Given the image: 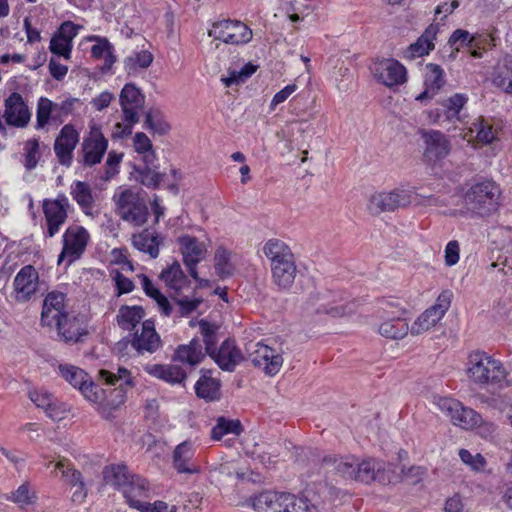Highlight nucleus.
<instances>
[{
	"label": "nucleus",
	"mask_w": 512,
	"mask_h": 512,
	"mask_svg": "<svg viewBox=\"0 0 512 512\" xmlns=\"http://www.w3.org/2000/svg\"><path fill=\"white\" fill-rule=\"evenodd\" d=\"M252 30L240 20L226 19V44L245 45L252 40Z\"/></svg>",
	"instance_id": "nucleus-36"
},
{
	"label": "nucleus",
	"mask_w": 512,
	"mask_h": 512,
	"mask_svg": "<svg viewBox=\"0 0 512 512\" xmlns=\"http://www.w3.org/2000/svg\"><path fill=\"white\" fill-rule=\"evenodd\" d=\"M263 253L270 260V266L294 259L290 247L279 239H269L264 247Z\"/></svg>",
	"instance_id": "nucleus-38"
},
{
	"label": "nucleus",
	"mask_w": 512,
	"mask_h": 512,
	"mask_svg": "<svg viewBox=\"0 0 512 512\" xmlns=\"http://www.w3.org/2000/svg\"><path fill=\"white\" fill-rule=\"evenodd\" d=\"M8 499L17 504L21 509H25L30 505L36 504L38 496L28 483H24L12 492Z\"/></svg>",
	"instance_id": "nucleus-49"
},
{
	"label": "nucleus",
	"mask_w": 512,
	"mask_h": 512,
	"mask_svg": "<svg viewBox=\"0 0 512 512\" xmlns=\"http://www.w3.org/2000/svg\"><path fill=\"white\" fill-rule=\"evenodd\" d=\"M68 313L65 295L61 292H50L43 301L41 323L43 326L52 328L57 321Z\"/></svg>",
	"instance_id": "nucleus-17"
},
{
	"label": "nucleus",
	"mask_w": 512,
	"mask_h": 512,
	"mask_svg": "<svg viewBox=\"0 0 512 512\" xmlns=\"http://www.w3.org/2000/svg\"><path fill=\"white\" fill-rule=\"evenodd\" d=\"M194 456V448L192 442L184 441L180 443L173 453V464L179 473H195L198 471L197 466L191 460Z\"/></svg>",
	"instance_id": "nucleus-32"
},
{
	"label": "nucleus",
	"mask_w": 512,
	"mask_h": 512,
	"mask_svg": "<svg viewBox=\"0 0 512 512\" xmlns=\"http://www.w3.org/2000/svg\"><path fill=\"white\" fill-rule=\"evenodd\" d=\"M40 158V144L37 139H29L24 144V165L28 170L36 167Z\"/></svg>",
	"instance_id": "nucleus-54"
},
{
	"label": "nucleus",
	"mask_w": 512,
	"mask_h": 512,
	"mask_svg": "<svg viewBox=\"0 0 512 512\" xmlns=\"http://www.w3.org/2000/svg\"><path fill=\"white\" fill-rule=\"evenodd\" d=\"M79 103V99L77 98H67L60 103H55V115L57 117V121L62 123L64 117L72 114L75 108V105Z\"/></svg>",
	"instance_id": "nucleus-61"
},
{
	"label": "nucleus",
	"mask_w": 512,
	"mask_h": 512,
	"mask_svg": "<svg viewBox=\"0 0 512 512\" xmlns=\"http://www.w3.org/2000/svg\"><path fill=\"white\" fill-rule=\"evenodd\" d=\"M153 55L148 50H141L127 56L124 61V69L129 75H135L141 69H147L153 62Z\"/></svg>",
	"instance_id": "nucleus-43"
},
{
	"label": "nucleus",
	"mask_w": 512,
	"mask_h": 512,
	"mask_svg": "<svg viewBox=\"0 0 512 512\" xmlns=\"http://www.w3.org/2000/svg\"><path fill=\"white\" fill-rule=\"evenodd\" d=\"M137 510L140 512H176L177 507L175 505L169 506L168 503L161 500H157L153 503L145 500Z\"/></svg>",
	"instance_id": "nucleus-62"
},
{
	"label": "nucleus",
	"mask_w": 512,
	"mask_h": 512,
	"mask_svg": "<svg viewBox=\"0 0 512 512\" xmlns=\"http://www.w3.org/2000/svg\"><path fill=\"white\" fill-rule=\"evenodd\" d=\"M356 461L336 455H326L321 460V466L326 469V472H335L337 475L346 480H354L356 469Z\"/></svg>",
	"instance_id": "nucleus-28"
},
{
	"label": "nucleus",
	"mask_w": 512,
	"mask_h": 512,
	"mask_svg": "<svg viewBox=\"0 0 512 512\" xmlns=\"http://www.w3.org/2000/svg\"><path fill=\"white\" fill-rule=\"evenodd\" d=\"M99 379L105 384L117 386L122 388L124 385H132V376L129 370L119 367L117 373L101 369L99 372Z\"/></svg>",
	"instance_id": "nucleus-48"
},
{
	"label": "nucleus",
	"mask_w": 512,
	"mask_h": 512,
	"mask_svg": "<svg viewBox=\"0 0 512 512\" xmlns=\"http://www.w3.org/2000/svg\"><path fill=\"white\" fill-rule=\"evenodd\" d=\"M86 40L94 42L91 47V56L97 60H104L102 71H110L117 61L113 44L106 37L98 35H90Z\"/></svg>",
	"instance_id": "nucleus-23"
},
{
	"label": "nucleus",
	"mask_w": 512,
	"mask_h": 512,
	"mask_svg": "<svg viewBox=\"0 0 512 512\" xmlns=\"http://www.w3.org/2000/svg\"><path fill=\"white\" fill-rule=\"evenodd\" d=\"M180 250L183 261L188 271L195 280H198L196 265L204 259L206 255L205 245L195 237L185 235L179 238Z\"/></svg>",
	"instance_id": "nucleus-16"
},
{
	"label": "nucleus",
	"mask_w": 512,
	"mask_h": 512,
	"mask_svg": "<svg viewBox=\"0 0 512 512\" xmlns=\"http://www.w3.org/2000/svg\"><path fill=\"white\" fill-rule=\"evenodd\" d=\"M501 190L491 180L472 184L464 194V203L468 211L481 216H490L499 208Z\"/></svg>",
	"instance_id": "nucleus-2"
},
{
	"label": "nucleus",
	"mask_w": 512,
	"mask_h": 512,
	"mask_svg": "<svg viewBox=\"0 0 512 512\" xmlns=\"http://www.w3.org/2000/svg\"><path fill=\"white\" fill-rule=\"evenodd\" d=\"M89 240L87 230L78 225L67 228L63 235V249L58 256V264L67 260L68 265L79 259L86 249Z\"/></svg>",
	"instance_id": "nucleus-8"
},
{
	"label": "nucleus",
	"mask_w": 512,
	"mask_h": 512,
	"mask_svg": "<svg viewBox=\"0 0 512 512\" xmlns=\"http://www.w3.org/2000/svg\"><path fill=\"white\" fill-rule=\"evenodd\" d=\"M453 293L443 290L434 305L426 309L411 326V334L419 335L434 327L445 315L451 305Z\"/></svg>",
	"instance_id": "nucleus-7"
},
{
	"label": "nucleus",
	"mask_w": 512,
	"mask_h": 512,
	"mask_svg": "<svg viewBox=\"0 0 512 512\" xmlns=\"http://www.w3.org/2000/svg\"><path fill=\"white\" fill-rule=\"evenodd\" d=\"M424 158L430 163L444 159L450 152V142L440 131H432L425 136Z\"/></svg>",
	"instance_id": "nucleus-22"
},
{
	"label": "nucleus",
	"mask_w": 512,
	"mask_h": 512,
	"mask_svg": "<svg viewBox=\"0 0 512 512\" xmlns=\"http://www.w3.org/2000/svg\"><path fill=\"white\" fill-rule=\"evenodd\" d=\"M412 202L411 193L403 189H394L386 192H376L371 195L367 209L373 216L384 212H394L399 208H406Z\"/></svg>",
	"instance_id": "nucleus-6"
},
{
	"label": "nucleus",
	"mask_w": 512,
	"mask_h": 512,
	"mask_svg": "<svg viewBox=\"0 0 512 512\" xmlns=\"http://www.w3.org/2000/svg\"><path fill=\"white\" fill-rule=\"evenodd\" d=\"M80 140V134L72 124H65L54 142V152L58 162L66 167L71 166L73 153Z\"/></svg>",
	"instance_id": "nucleus-11"
},
{
	"label": "nucleus",
	"mask_w": 512,
	"mask_h": 512,
	"mask_svg": "<svg viewBox=\"0 0 512 512\" xmlns=\"http://www.w3.org/2000/svg\"><path fill=\"white\" fill-rule=\"evenodd\" d=\"M49 48L53 54L69 59L72 49V43L68 41L66 38L61 37L59 34L55 33L51 38Z\"/></svg>",
	"instance_id": "nucleus-57"
},
{
	"label": "nucleus",
	"mask_w": 512,
	"mask_h": 512,
	"mask_svg": "<svg viewBox=\"0 0 512 512\" xmlns=\"http://www.w3.org/2000/svg\"><path fill=\"white\" fill-rule=\"evenodd\" d=\"M425 70V90L415 98V100L420 102H423L426 99H432L446 83L444 70L440 65L428 63Z\"/></svg>",
	"instance_id": "nucleus-21"
},
{
	"label": "nucleus",
	"mask_w": 512,
	"mask_h": 512,
	"mask_svg": "<svg viewBox=\"0 0 512 512\" xmlns=\"http://www.w3.org/2000/svg\"><path fill=\"white\" fill-rule=\"evenodd\" d=\"M248 361L245 353L236 345L233 338H226V372H234L236 367Z\"/></svg>",
	"instance_id": "nucleus-46"
},
{
	"label": "nucleus",
	"mask_w": 512,
	"mask_h": 512,
	"mask_svg": "<svg viewBox=\"0 0 512 512\" xmlns=\"http://www.w3.org/2000/svg\"><path fill=\"white\" fill-rule=\"evenodd\" d=\"M162 345L161 338L156 332L155 324L152 320L142 322L141 330H136L131 339V346L138 354L154 353Z\"/></svg>",
	"instance_id": "nucleus-15"
},
{
	"label": "nucleus",
	"mask_w": 512,
	"mask_h": 512,
	"mask_svg": "<svg viewBox=\"0 0 512 512\" xmlns=\"http://www.w3.org/2000/svg\"><path fill=\"white\" fill-rule=\"evenodd\" d=\"M69 201L65 195H59L56 199H45L42 204L43 213L47 225V235L53 237L68 217Z\"/></svg>",
	"instance_id": "nucleus-10"
},
{
	"label": "nucleus",
	"mask_w": 512,
	"mask_h": 512,
	"mask_svg": "<svg viewBox=\"0 0 512 512\" xmlns=\"http://www.w3.org/2000/svg\"><path fill=\"white\" fill-rule=\"evenodd\" d=\"M122 110V122L114 125L112 138L121 139L132 134L135 124L140 121V110L143 108L145 96L134 84H126L119 95Z\"/></svg>",
	"instance_id": "nucleus-1"
},
{
	"label": "nucleus",
	"mask_w": 512,
	"mask_h": 512,
	"mask_svg": "<svg viewBox=\"0 0 512 512\" xmlns=\"http://www.w3.org/2000/svg\"><path fill=\"white\" fill-rule=\"evenodd\" d=\"M145 310L139 305H122L117 313V325L125 331L134 330L144 319Z\"/></svg>",
	"instance_id": "nucleus-31"
},
{
	"label": "nucleus",
	"mask_w": 512,
	"mask_h": 512,
	"mask_svg": "<svg viewBox=\"0 0 512 512\" xmlns=\"http://www.w3.org/2000/svg\"><path fill=\"white\" fill-rule=\"evenodd\" d=\"M143 127L153 135L159 136H164L171 130V125L158 108H151L145 113Z\"/></svg>",
	"instance_id": "nucleus-41"
},
{
	"label": "nucleus",
	"mask_w": 512,
	"mask_h": 512,
	"mask_svg": "<svg viewBox=\"0 0 512 512\" xmlns=\"http://www.w3.org/2000/svg\"><path fill=\"white\" fill-rule=\"evenodd\" d=\"M380 335L388 339H402L409 331L405 319L397 317L383 322L378 329Z\"/></svg>",
	"instance_id": "nucleus-44"
},
{
	"label": "nucleus",
	"mask_w": 512,
	"mask_h": 512,
	"mask_svg": "<svg viewBox=\"0 0 512 512\" xmlns=\"http://www.w3.org/2000/svg\"><path fill=\"white\" fill-rule=\"evenodd\" d=\"M226 475L229 478H234L236 480V485L241 486L243 489L246 485L263 482V477L260 473L252 471L246 465H235L233 464V461H231V464L226 467Z\"/></svg>",
	"instance_id": "nucleus-39"
},
{
	"label": "nucleus",
	"mask_w": 512,
	"mask_h": 512,
	"mask_svg": "<svg viewBox=\"0 0 512 512\" xmlns=\"http://www.w3.org/2000/svg\"><path fill=\"white\" fill-rule=\"evenodd\" d=\"M161 280L165 285L174 290L176 294H180L185 288L189 287L190 281L183 273L179 262H173L169 267L160 274Z\"/></svg>",
	"instance_id": "nucleus-33"
},
{
	"label": "nucleus",
	"mask_w": 512,
	"mask_h": 512,
	"mask_svg": "<svg viewBox=\"0 0 512 512\" xmlns=\"http://www.w3.org/2000/svg\"><path fill=\"white\" fill-rule=\"evenodd\" d=\"M123 497L131 508L137 509L143 501L151 497L152 489L149 481L135 474L121 491Z\"/></svg>",
	"instance_id": "nucleus-20"
},
{
	"label": "nucleus",
	"mask_w": 512,
	"mask_h": 512,
	"mask_svg": "<svg viewBox=\"0 0 512 512\" xmlns=\"http://www.w3.org/2000/svg\"><path fill=\"white\" fill-rule=\"evenodd\" d=\"M273 283L279 290H289L295 281L297 267L295 259L275 264L271 267Z\"/></svg>",
	"instance_id": "nucleus-29"
},
{
	"label": "nucleus",
	"mask_w": 512,
	"mask_h": 512,
	"mask_svg": "<svg viewBox=\"0 0 512 512\" xmlns=\"http://www.w3.org/2000/svg\"><path fill=\"white\" fill-rule=\"evenodd\" d=\"M199 329L203 337L206 353L224 370V342L217 347V335L220 326L202 319L199 321Z\"/></svg>",
	"instance_id": "nucleus-18"
},
{
	"label": "nucleus",
	"mask_w": 512,
	"mask_h": 512,
	"mask_svg": "<svg viewBox=\"0 0 512 512\" xmlns=\"http://www.w3.org/2000/svg\"><path fill=\"white\" fill-rule=\"evenodd\" d=\"M467 365V376L475 384H498L506 378L502 363L485 351H472L468 356Z\"/></svg>",
	"instance_id": "nucleus-3"
},
{
	"label": "nucleus",
	"mask_w": 512,
	"mask_h": 512,
	"mask_svg": "<svg viewBox=\"0 0 512 512\" xmlns=\"http://www.w3.org/2000/svg\"><path fill=\"white\" fill-rule=\"evenodd\" d=\"M108 148V140L103 135L101 128L91 125L89 134L84 137L81 144L82 162L85 166L99 164Z\"/></svg>",
	"instance_id": "nucleus-9"
},
{
	"label": "nucleus",
	"mask_w": 512,
	"mask_h": 512,
	"mask_svg": "<svg viewBox=\"0 0 512 512\" xmlns=\"http://www.w3.org/2000/svg\"><path fill=\"white\" fill-rule=\"evenodd\" d=\"M482 423V416L470 407L462 404L461 409L456 416L453 417L452 424L463 429L469 430Z\"/></svg>",
	"instance_id": "nucleus-47"
},
{
	"label": "nucleus",
	"mask_w": 512,
	"mask_h": 512,
	"mask_svg": "<svg viewBox=\"0 0 512 512\" xmlns=\"http://www.w3.org/2000/svg\"><path fill=\"white\" fill-rule=\"evenodd\" d=\"M56 470L61 473L63 481L73 486L82 482V475L78 470H75L67 459H61L56 464Z\"/></svg>",
	"instance_id": "nucleus-53"
},
{
	"label": "nucleus",
	"mask_w": 512,
	"mask_h": 512,
	"mask_svg": "<svg viewBox=\"0 0 512 512\" xmlns=\"http://www.w3.org/2000/svg\"><path fill=\"white\" fill-rule=\"evenodd\" d=\"M371 70L377 81L387 87L403 84L407 80L406 68L396 59H382Z\"/></svg>",
	"instance_id": "nucleus-13"
},
{
	"label": "nucleus",
	"mask_w": 512,
	"mask_h": 512,
	"mask_svg": "<svg viewBox=\"0 0 512 512\" xmlns=\"http://www.w3.org/2000/svg\"><path fill=\"white\" fill-rule=\"evenodd\" d=\"M459 457L463 463L469 465L475 471L482 470L486 465V460L480 453L472 455L467 449H460Z\"/></svg>",
	"instance_id": "nucleus-59"
},
{
	"label": "nucleus",
	"mask_w": 512,
	"mask_h": 512,
	"mask_svg": "<svg viewBox=\"0 0 512 512\" xmlns=\"http://www.w3.org/2000/svg\"><path fill=\"white\" fill-rule=\"evenodd\" d=\"M71 195L85 214H92L95 197L88 183L76 181L71 188Z\"/></svg>",
	"instance_id": "nucleus-40"
},
{
	"label": "nucleus",
	"mask_w": 512,
	"mask_h": 512,
	"mask_svg": "<svg viewBox=\"0 0 512 512\" xmlns=\"http://www.w3.org/2000/svg\"><path fill=\"white\" fill-rule=\"evenodd\" d=\"M39 275L32 265H26L20 269L14 279V288L25 299L30 298L38 289Z\"/></svg>",
	"instance_id": "nucleus-26"
},
{
	"label": "nucleus",
	"mask_w": 512,
	"mask_h": 512,
	"mask_svg": "<svg viewBox=\"0 0 512 512\" xmlns=\"http://www.w3.org/2000/svg\"><path fill=\"white\" fill-rule=\"evenodd\" d=\"M475 126H477L476 138L480 143L490 144L495 140L496 135L492 125L488 124L483 118H480Z\"/></svg>",
	"instance_id": "nucleus-58"
},
{
	"label": "nucleus",
	"mask_w": 512,
	"mask_h": 512,
	"mask_svg": "<svg viewBox=\"0 0 512 512\" xmlns=\"http://www.w3.org/2000/svg\"><path fill=\"white\" fill-rule=\"evenodd\" d=\"M467 102V95L456 93L443 102L442 109H436L431 114H435V122H440L441 118H444V121L459 120V113Z\"/></svg>",
	"instance_id": "nucleus-30"
},
{
	"label": "nucleus",
	"mask_w": 512,
	"mask_h": 512,
	"mask_svg": "<svg viewBox=\"0 0 512 512\" xmlns=\"http://www.w3.org/2000/svg\"><path fill=\"white\" fill-rule=\"evenodd\" d=\"M132 142L134 151L141 156L144 164L153 165L157 156L150 138L144 132H136Z\"/></svg>",
	"instance_id": "nucleus-42"
},
{
	"label": "nucleus",
	"mask_w": 512,
	"mask_h": 512,
	"mask_svg": "<svg viewBox=\"0 0 512 512\" xmlns=\"http://www.w3.org/2000/svg\"><path fill=\"white\" fill-rule=\"evenodd\" d=\"M52 328L56 329L60 340L66 343H76L85 334L81 321L70 313L57 321Z\"/></svg>",
	"instance_id": "nucleus-25"
},
{
	"label": "nucleus",
	"mask_w": 512,
	"mask_h": 512,
	"mask_svg": "<svg viewBox=\"0 0 512 512\" xmlns=\"http://www.w3.org/2000/svg\"><path fill=\"white\" fill-rule=\"evenodd\" d=\"M116 212L120 218L135 227L144 225L148 219L149 211L145 201L138 193L125 189L114 195Z\"/></svg>",
	"instance_id": "nucleus-4"
},
{
	"label": "nucleus",
	"mask_w": 512,
	"mask_h": 512,
	"mask_svg": "<svg viewBox=\"0 0 512 512\" xmlns=\"http://www.w3.org/2000/svg\"><path fill=\"white\" fill-rule=\"evenodd\" d=\"M287 492L264 491L250 496L246 504L256 512H283Z\"/></svg>",
	"instance_id": "nucleus-19"
},
{
	"label": "nucleus",
	"mask_w": 512,
	"mask_h": 512,
	"mask_svg": "<svg viewBox=\"0 0 512 512\" xmlns=\"http://www.w3.org/2000/svg\"><path fill=\"white\" fill-rule=\"evenodd\" d=\"M44 411L53 421H60L66 417L69 409L65 403L60 402L54 397L50 405Z\"/></svg>",
	"instance_id": "nucleus-60"
},
{
	"label": "nucleus",
	"mask_w": 512,
	"mask_h": 512,
	"mask_svg": "<svg viewBox=\"0 0 512 512\" xmlns=\"http://www.w3.org/2000/svg\"><path fill=\"white\" fill-rule=\"evenodd\" d=\"M144 371L152 377L163 380L169 384H181L187 374L182 367L174 364H147Z\"/></svg>",
	"instance_id": "nucleus-24"
},
{
	"label": "nucleus",
	"mask_w": 512,
	"mask_h": 512,
	"mask_svg": "<svg viewBox=\"0 0 512 512\" xmlns=\"http://www.w3.org/2000/svg\"><path fill=\"white\" fill-rule=\"evenodd\" d=\"M160 243L159 236L149 229L132 235L133 246L137 250L149 254L152 258L158 257Z\"/></svg>",
	"instance_id": "nucleus-37"
},
{
	"label": "nucleus",
	"mask_w": 512,
	"mask_h": 512,
	"mask_svg": "<svg viewBox=\"0 0 512 512\" xmlns=\"http://www.w3.org/2000/svg\"><path fill=\"white\" fill-rule=\"evenodd\" d=\"M59 373L90 402L100 403L104 399V390L96 385L83 369L70 364H60Z\"/></svg>",
	"instance_id": "nucleus-5"
},
{
	"label": "nucleus",
	"mask_w": 512,
	"mask_h": 512,
	"mask_svg": "<svg viewBox=\"0 0 512 512\" xmlns=\"http://www.w3.org/2000/svg\"><path fill=\"white\" fill-rule=\"evenodd\" d=\"M224 30L221 22H216L213 24L212 29L208 31V36L212 38L211 42L207 46V53L212 57L220 59V53H217L223 42Z\"/></svg>",
	"instance_id": "nucleus-55"
},
{
	"label": "nucleus",
	"mask_w": 512,
	"mask_h": 512,
	"mask_svg": "<svg viewBox=\"0 0 512 512\" xmlns=\"http://www.w3.org/2000/svg\"><path fill=\"white\" fill-rule=\"evenodd\" d=\"M152 166L145 164L143 168L137 169V180L142 185L155 189L164 181L165 174L159 173Z\"/></svg>",
	"instance_id": "nucleus-52"
},
{
	"label": "nucleus",
	"mask_w": 512,
	"mask_h": 512,
	"mask_svg": "<svg viewBox=\"0 0 512 512\" xmlns=\"http://www.w3.org/2000/svg\"><path fill=\"white\" fill-rule=\"evenodd\" d=\"M50 120L57 121L55 103L48 98L41 97L36 112L37 128H44Z\"/></svg>",
	"instance_id": "nucleus-51"
},
{
	"label": "nucleus",
	"mask_w": 512,
	"mask_h": 512,
	"mask_svg": "<svg viewBox=\"0 0 512 512\" xmlns=\"http://www.w3.org/2000/svg\"><path fill=\"white\" fill-rule=\"evenodd\" d=\"M29 398L37 407L45 410L50 405L54 396L44 390H32L29 392Z\"/></svg>",
	"instance_id": "nucleus-64"
},
{
	"label": "nucleus",
	"mask_w": 512,
	"mask_h": 512,
	"mask_svg": "<svg viewBox=\"0 0 512 512\" xmlns=\"http://www.w3.org/2000/svg\"><path fill=\"white\" fill-rule=\"evenodd\" d=\"M221 382L211 376L203 375L195 385L198 397L206 400H215L220 397Z\"/></svg>",
	"instance_id": "nucleus-45"
},
{
	"label": "nucleus",
	"mask_w": 512,
	"mask_h": 512,
	"mask_svg": "<svg viewBox=\"0 0 512 512\" xmlns=\"http://www.w3.org/2000/svg\"><path fill=\"white\" fill-rule=\"evenodd\" d=\"M435 404L441 412L450 418L451 422L462 406V403L459 400L452 397H435Z\"/></svg>",
	"instance_id": "nucleus-56"
},
{
	"label": "nucleus",
	"mask_w": 512,
	"mask_h": 512,
	"mask_svg": "<svg viewBox=\"0 0 512 512\" xmlns=\"http://www.w3.org/2000/svg\"><path fill=\"white\" fill-rule=\"evenodd\" d=\"M3 118L12 127L23 128L28 125L31 113L21 94L13 92L5 99Z\"/></svg>",
	"instance_id": "nucleus-14"
},
{
	"label": "nucleus",
	"mask_w": 512,
	"mask_h": 512,
	"mask_svg": "<svg viewBox=\"0 0 512 512\" xmlns=\"http://www.w3.org/2000/svg\"><path fill=\"white\" fill-rule=\"evenodd\" d=\"M204 358L202 344L197 338H193L189 344L179 345L172 357L173 361L188 364L191 367L201 363Z\"/></svg>",
	"instance_id": "nucleus-27"
},
{
	"label": "nucleus",
	"mask_w": 512,
	"mask_h": 512,
	"mask_svg": "<svg viewBox=\"0 0 512 512\" xmlns=\"http://www.w3.org/2000/svg\"><path fill=\"white\" fill-rule=\"evenodd\" d=\"M135 474L131 473L124 464H112L103 470V479L106 484L113 486L120 492L124 489Z\"/></svg>",
	"instance_id": "nucleus-34"
},
{
	"label": "nucleus",
	"mask_w": 512,
	"mask_h": 512,
	"mask_svg": "<svg viewBox=\"0 0 512 512\" xmlns=\"http://www.w3.org/2000/svg\"><path fill=\"white\" fill-rule=\"evenodd\" d=\"M256 347L252 358L254 366L261 368L266 375H276L283 365V348L281 346L276 348L262 342L257 343Z\"/></svg>",
	"instance_id": "nucleus-12"
},
{
	"label": "nucleus",
	"mask_w": 512,
	"mask_h": 512,
	"mask_svg": "<svg viewBox=\"0 0 512 512\" xmlns=\"http://www.w3.org/2000/svg\"><path fill=\"white\" fill-rule=\"evenodd\" d=\"M283 512H320L318 507L310 502L307 497H298L288 493Z\"/></svg>",
	"instance_id": "nucleus-50"
},
{
	"label": "nucleus",
	"mask_w": 512,
	"mask_h": 512,
	"mask_svg": "<svg viewBox=\"0 0 512 512\" xmlns=\"http://www.w3.org/2000/svg\"><path fill=\"white\" fill-rule=\"evenodd\" d=\"M113 280L117 289V296L130 293L135 288L133 281L119 271H116Z\"/></svg>",
	"instance_id": "nucleus-63"
},
{
	"label": "nucleus",
	"mask_w": 512,
	"mask_h": 512,
	"mask_svg": "<svg viewBox=\"0 0 512 512\" xmlns=\"http://www.w3.org/2000/svg\"><path fill=\"white\" fill-rule=\"evenodd\" d=\"M356 469L354 474V480L370 484L373 481L384 483L385 471L381 469L380 465H376L373 460H364L361 463L356 462Z\"/></svg>",
	"instance_id": "nucleus-35"
}]
</instances>
